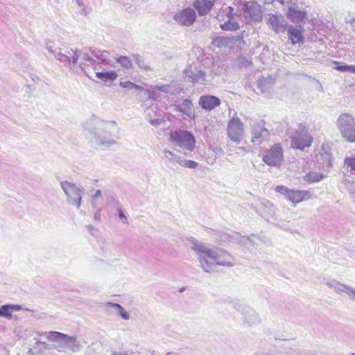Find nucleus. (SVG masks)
Masks as SVG:
<instances>
[{
	"instance_id": "nucleus-1",
	"label": "nucleus",
	"mask_w": 355,
	"mask_h": 355,
	"mask_svg": "<svg viewBox=\"0 0 355 355\" xmlns=\"http://www.w3.org/2000/svg\"><path fill=\"white\" fill-rule=\"evenodd\" d=\"M314 138L309 133V130L305 125H300V129L296 130L291 136V146L293 149L304 150L311 146Z\"/></svg>"
},
{
	"instance_id": "nucleus-2",
	"label": "nucleus",
	"mask_w": 355,
	"mask_h": 355,
	"mask_svg": "<svg viewBox=\"0 0 355 355\" xmlns=\"http://www.w3.org/2000/svg\"><path fill=\"white\" fill-rule=\"evenodd\" d=\"M169 141L180 148L193 150L196 148L195 137L187 130H176L169 135Z\"/></svg>"
},
{
	"instance_id": "nucleus-3",
	"label": "nucleus",
	"mask_w": 355,
	"mask_h": 355,
	"mask_svg": "<svg viewBox=\"0 0 355 355\" xmlns=\"http://www.w3.org/2000/svg\"><path fill=\"white\" fill-rule=\"evenodd\" d=\"M227 135L234 143L239 144L245 136L244 123L236 115H234L227 124Z\"/></svg>"
},
{
	"instance_id": "nucleus-4",
	"label": "nucleus",
	"mask_w": 355,
	"mask_h": 355,
	"mask_svg": "<svg viewBox=\"0 0 355 355\" xmlns=\"http://www.w3.org/2000/svg\"><path fill=\"white\" fill-rule=\"evenodd\" d=\"M338 126L343 137L349 143L355 142V121L348 114H342L338 120Z\"/></svg>"
},
{
	"instance_id": "nucleus-5",
	"label": "nucleus",
	"mask_w": 355,
	"mask_h": 355,
	"mask_svg": "<svg viewBox=\"0 0 355 355\" xmlns=\"http://www.w3.org/2000/svg\"><path fill=\"white\" fill-rule=\"evenodd\" d=\"M284 159V153L282 146L275 144L268 149L263 155V161L269 166H279Z\"/></svg>"
},
{
	"instance_id": "nucleus-6",
	"label": "nucleus",
	"mask_w": 355,
	"mask_h": 355,
	"mask_svg": "<svg viewBox=\"0 0 355 355\" xmlns=\"http://www.w3.org/2000/svg\"><path fill=\"white\" fill-rule=\"evenodd\" d=\"M195 250H196L197 252L201 254L200 261L202 267L206 272H209V269L206 266V265L207 264L208 259L213 260L218 265L232 266L231 264L220 262L219 256L218 255V254L215 251L211 249H208L203 245H199L198 247H196Z\"/></svg>"
},
{
	"instance_id": "nucleus-7",
	"label": "nucleus",
	"mask_w": 355,
	"mask_h": 355,
	"mask_svg": "<svg viewBox=\"0 0 355 355\" xmlns=\"http://www.w3.org/2000/svg\"><path fill=\"white\" fill-rule=\"evenodd\" d=\"M61 187L67 196V200L69 203L79 207L81 204V191L75 184L68 182L61 183Z\"/></svg>"
},
{
	"instance_id": "nucleus-8",
	"label": "nucleus",
	"mask_w": 355,
	"mask_h": 355,
	"mask_svg": "<svg viewBox=\"0 0 355 355\" xmlns=\"http://www.w3.org/2000/svg\"><path fill=\"white\" fill-rule=\"evenodd\" d=\"M243 15L250 21L260 22L263 17L261 6L254 1H248L245 3Z\"/></svg>"
},
{
	"instance_id": "nucleus-9",
	"label": "nucleus",
	"mask_w": 355,
	"mask_h": 355,
	"mask_svg": "<svg viewBox=\"0 0 355 355\" xmlns=\"http://www.w3.org/2000/svg\"><path fill=\"white\" fill-rule=\"evenodd\" d=\"M196 15L193 9L188 8L175 15L174 19L182 26H189L196 20Z\"/></svg>"
},
{
	"instance_id": "nucleus-10",
	"label": "nucleus",
	"mask_w": 355,
	"mask_h": 355,
	"mask_svg": "<svg viewBox=\"0 0 355 355\" xmlns=\"http://www.w3.org/2000/svg\"><path fill=\"white\" fill-rule=\"evenodd\" d=\"M284 17L281 15L270 14L267 21V24L278 33L279 31L285 30L286 26L284 24Z\"/></svg>"
},
{
	"instance_id": "nucleus-11",
	"label": "nucleus",
	"mask_w": 355,
	"mask_h": 355,
	"mask_svg": "<svg viewBox=\"0 0 355 355\" xmlns=\"http://www.w3.org/2000/svg\"><path fill=\"white\" fill-rule=\"evenodd\" d=\"M287 33L288 40L292 45L304 42L303 31L301 28L291 26L288 28Z\"/></svg>"
},
{
	"instance_id": "nucleus-12",
	"label": "nucleus",
	"mask_w": 355,
	"mask_h": 355,
	"mask_svg": "<svg viewBox=\"0 0 355 355\" xmlns=\"http://www.w3.org/2000/svg\"><path fill=\"white\" fill-rule=\"evenodd\" d=\"M199 104L205 110H213L220 104V99L214 96H202L199 99Z\"/></svg>"
},
{
	"instance_id": "nucleus-13",
	"label": "nucleus",
	"mask_w": 355,
	"mask_h": 355,
	"mask_svg": "<svg viewBox=\"0 0 355 355\" xmlns=\"http://www.w3.org/2000/svg\"><path fill=\"white\" fill-rule=\"evenodd\" d=\"M307 14L305 10H298L294 7L288 9L286 17L293 23H301L306 18Z\"/></svg>"
},
{
	"instance_id": "nucleus-14",
	"label": "nucleus",
	"mask_w": 355,
	"mask_h": 355,
	"mask_svg": "<svg viewBox=\"0 0 355 355\" xmlns=\"http://www.w3.org/2000/svg\"><path fill=\"white\" fill-rule=\"evenodd\" d=\"M214 0H195L193 6L200 15H207L213 8Z\"/></svg>"
},
{
	"instance_id": "nucleus-15",
	"label": "nucleus",
	"mask_w": 355,
	"mask_h": 355,
	"mask_svg": "<svg viewBox=\"0 0 355 355\" xmlns=\"http://www.w3.org/2000/svg\"><path fill=\"white\" fill-rule=\"evenodd\" d=\"M310 198L309 192L307 191H297L291 189L288 193L287 199L294 205L307 200Z\"/></svg>"
},
{
	"instance_id": "nucleus-16",
	"label": "nucleus",
	"mask_w": 355,
	"mask_h": 355,
	"mask_svg": "<svg viewBox=\"0 0 355 355\" xmlns=\"http://www.w3.org/2000/svg\"><path fill=\"white\" fill-rule=\"evenodd\" d=\"M184 73L188 76V80L195 83L200 80L205 81L206 78V73L203 71L199 70L196 73L193 72L191 70H185Z\"/></svg>"
},
{
	"instance_id": "nucleus-17",
	"label": "nucleus",
	"mask_w": 355,
	"mask_h": 355,
	"mask_svg": "<svg viewBox=\"0 0 355 355\" xmlns=\"http://www.w3.org/2000/svg\"><path fill=\"white\" fill-rule=\"evenodd\" d=\"M265 135H268L267 129L261 127L259 125H254L252 129V143L259 141L261 137Z\"/></svg>"
},
{
	"instance_id": "nucleus-18",
	"label": "nucleus",
	"mask_w": 355,
	"mask_h": 355,
	"mask_svg": "<svg viewBox=\"0 0 355 355\" xmlns=\"http://www.w3.org/2000/svg\"><path fill=\"white\" fill-rule=\"evenodd\" d=\"M21 309V307L19 305H3L0 307V316L10 319L12 318V311H18Z\"/></svg>"
},
{
	"instance_id": "nucleus-19",
	"label": "nucleus",
	"mask_w": 355,
	"mask_h": 355,
	"mask_svg": "<svg viewBox=\"0 0 355 355\" xmlns=\"http://www.w3.org/2000/svg\"><path fill=\"white\" fill-rule=\"evenodd\" d=\"M179 110L190 117H194V111L192 103L190 100H184L182 105L179 106Z\"/></svg>"
},
{
	"instance_id": "nucleus-20",
	"label": "nucleus",
	"mask_w": 355,
	"mask_h": 355,
	"mask_svg": "<svg viewBox=\"0 0 355 355\" xmlns=\"http://www.w3.org/2000/svg\"><path fill=\"white\" fill-rule=\"evenodd\" d=\"M323 178L324 175L321 173L310 171L304 176V179L308 183H313L320 181Z\"/></svg>"
},
{
	"instance_id": "nucleus-21",
	"label": "nucleus",
	"mask_w": 355,
	"mask_h": 355,
	"mask_svg": "<svg viewBox=\"0 0 355 355\" xmlns=\"http://www.w3.org/2000/svg\"><path fill=\"white\" fill-rule=\"evenodd\" d=\"M96 76L101 80H114L116 79L118 75L116 72L114 71H106V72H96Z\"/></svg>"
},
{
	"instance_id": "nucleus-22",
	"label": "nucleus",
	"mask_w": 355,
	"mask_h": 355,
	"mask_svg": "<svg viewBox=\"0 0 355 355\" xmlns=\"http://www.w3.org/2000/svg\"><path fill=\"white\" fill-rule=\"evenodd\" d=\"M116 62L125 69H130L132 67V62L127 56H120L116 58Z\"/></svg>"
},
{
	"instance_id": "nucleus-23",
	"label": "nucleus",
	"mask_w": 355,
	"mask_h": 355,
	"mask_svg": "<svg viewBox=\"0 0 355 355\" xmlns=\"http://www.w3.org/2000/svg\"><path fill=\"white\" fill-rule=\"evenodd\" d=\"M119 85L125 89H135L139 90H142L143 87L140 85H138L131 81L127 80V81H120Z\"/></svg>"
},
{
	"instance_id": "nucleus-24",
	"label": "nucleus",
	"mask_w": 355,
	"mask_h": 355,
	"mask_svg": "<svg viewBox=\"0 0 355 355\" xmlns=\"http://www.w3.org/2000/svg\"><path fill=\"white\" fill-rule=\"evenodd\" d=\"M344 163L350 170L355 171V157H346Z\"/></svg>"
},
{
	"instance_id": "nucleus-25",
	"label": "nucleus",
	"mask_w": 355,
	"mask_h": 355,
	"mask_svg": "<svg viewBox=\"0 0 355 355\" xmlns=\"http://www.w3.org/2000/svg\"><path fill=\"white\" fill-rule=\"evenodd\" d=\"M112 306L114 307H116L119 313V315L124 320H128L129 319V315L128 313L123 309V307L118 304H112Z\"/></svg>"
},
{
	"instance_id": "nucleus-26",
	"label": "nucleus",
	"mask_w": 355,
	"mask_h": 355,
	"mask_svg": "<svg viewBox=\"0 0 355 355\" xmlns=\"http://www.w3.org/2000/svg\"><path fill=\"white\" fill-rule=\"evenodd\" d=\"M275 190L277 193H279L282 195H285L287 197L288 195V193L290 192V191L291 189H289L288 188H287L285 186L279 185L275 187Z\"/></svg>"
},
{
	"instance_id": "nucleus-27",
	"label": "nucleus",
	"mask_w": 355,
	"mask_h": 355,
	"mask_svg": "<svg viewBox=\"0 0 355 355\" xmlns=\"http://www.w3.org/2000/svg\"><path fill=\"white\" fill-rule=\"evenodd\" d=\"M180 164L182 166L189 168H195L198 166V163L193 160H184Z\"/></svg>"
},
{
	"instance_id": "nucleus-28",
	"label": "nucleus",
	"mask_w": 355,
	"mask_h": 355,
	"mask_svg": "<svg viewBox=\"0 0 355 355\" xmlns=\"http://www.w3.org/2000/svg\"><path fill=\"white\" fill-rule=\"evenodd\" d=\"M239 64L241 67H250L252 65V62L251 60H248L245 57L240 58L239 59Z\"/></svg>"
},
{
	"instance_id": "nucleus-29",
	"label": "nucleus",
	"mask_w": 355,
	"mask_h": 355,
	"mask_svg": "<svg viewBox=\"0 0 355 355\" xmlns=\"http://www.w3.org/2000/svg\"><path fill=\"white\" fill-rule=\"evenodd\" d=\"M334 64H336L335 69L339 71L346 72L348 71V65H341L338 62H334Z\"/></svg>"
},
{
	"instance_id": "nucleus-30",
	"label": "nucleus",
	"mask_w": 355,
	"mask_h": 355,
	"mask_svg": "<svg viewBox=\"0 0 355 355\" xmlns=\"http://www.w3.org/2000/svg\"><path fill=\"white\" fill-rule=\"evenodd\" d=\"M348 71H351V72L355 73V66L348 65Z\"/></svg>"
},
{
	"instance_id": "nucleus-31",
	"label": "nucleus",
	"mask_w": 355,
	"mask_h": 355,
	"mask_svg": "<svg viewBox=\"0 0 355 355\" xmlns=\"http://www.w3.org/2000/svg\"><path fill=\"white\" fill-rule=\"evenodd\" d=\"M155 89H157V90H159V91H164V90H165V86H164V85H162V86H155Z\"/></svg>"
},
{
	"instance_id": "nucleus-32",
	"label": "nucleus",
	"mask_w": 355,
	"mask_h": 355,
	"mask_svg": "<svg viewBox=\"0 0 355 355\" xmlns=\"http://www.w3.org/2000/svg\"><path fill=\"white\" fill-rule=\"evenodd\" d=\"M151 124L155 125L160 123V121L159 119H153L150 121Z\"/></svg>"
},
{
	"instance_id": "nucleus-33",
	"label": "nucleus",
	"mask_w": 355,
	"mask_h": 355,
	"mask_svg": "<svg viewBox=\"0 0 355 355\" xmlns=\"http://www.w3.org/2000/svg\"><path fill=\"white\" fill-rule=\"evenodd\" d=\"M95 197H101V190H97L95 193Z\"/></svg>"
},
{
	"instance_id": "nucleus-34",
	"label": "nucleus",
	"mask_w": 355,
	"mask_h": 355,
	"mask_svg": "<svg viewBox=\"0 0 355 355\" xmlns=\"http://www.w3.org/2000/svg\"><path fill=\"white\" fill-rule=\"evenodd\" d=\"M165 153H166V156H167V154H168V155H171V156L173 155V153L169 150L165 151Z\"/></svg>"
},
{
	"instance_id": "nucleus-35",
	"label": "nucleus",
	"mask_w": 355,
	"mask_h": 355,
	"mask_svg": "<svg viewBox=\"0 0 355 355\" xmlns=\"http://www.w3.org/2000/svg\"><path fill=\"white\" fill-rule=\"evenodd\" d=\"M119 216H120L121 218H125V216H124V214H123L122 211H120Z\"/></svg>"
},
{
	"instance_id": "nucleus-36",
	"label": "nucleus",
	"mask_w": 355,
	"mask_h": 355,
	"mask_svg": "<svg viewBox=\"0 0 355 355\" xmlns=\"http://www.w3.org/2000/svg\"><path fill=\"white\" fill-rule=\"evenodd\" d=\"M55 334H56L57 335L60 336H65V335H64V334H61V333H58V332H56Z\"/></svg>"
},
{
	"instance_id": "nucleus-37",
	"label": "nucleus",
	"mask_w": 355,
	"mask_h": 355,
	"mask_svg": "<svg viewBox=\"0 0 355 355\" xmlns=\"http://www.w3.org/2000/svg\"><path fill=\"white\" fill-rule=\"evenodd\" d=\"M147 92H148V94L149 95H151V94L153 93V92H152V91H150V90H148V91H147Z\"/></svg>"
},
{
	"instance_id": "nucleus-38",
	"label": "nucleus",
	"mask_w": 355,
	"mask_h": 355,
	"mask_svg": "<svg viewBox=\"0 0 355 355\" xmlns=\"http://www.w3.org/2000/svg\"><path fill=\"white\" fill-rule=\"evenodd\" d=\"M183 291H184V288H181L180 291L182 292Z\"/></svg>"
}]
</instances>
